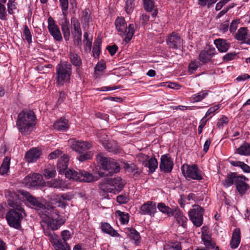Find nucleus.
<instances>
[{"instance_id":"nucleus-1","label":"nucleus","mask_w":250,"mask_h":250,"mask_svg":"<svg viewBox=\"0 0 250 250\" xmlns=\"http://www.w3.org/2000/svg\"><path fill=\"white\" fill-rule=\"evenodd\" d=\"M36 119V116L33 111L23 110L18 116L17 126L22 134H28L35 125Z\"/></svg>"},{"instance_id":"nucleus-2","label":"nucleus","mask_w":250,"mask_h":250,"mask_svg":"<svg viewBox=\"0 0 250 250\" xmlns=\"http://www.w3.org/2000/svg\"><path fill=\"white\" fill-rule=\"evenodd\" d=\"M248 179L245 176L238 175L236 173H228L222 183L226 187H229L235 184L239 194H244L249 189V186L245 182Z\"/></svg>"},{"instance_id":"nucleus-3","label":"nucleus","mask_w":250,"mask_h":250,"mask_svg":"<svg viewBox=\"0 0 250 250\" xmlns=\"http://www.w3.org/2000/svg\"><path fill=\"white\" fill-rule=\"evenodd\" d=\"M56 71L57 84L63 85L64 83L69 82L72 74V66L70 63L61 61L56 66Z\"/></svg>"},{"instance_id":"nucleus-4","label":"nucleus","mask_w":250,"mask_h":250,"mask_svg":"<svg viewBox=\"0 0 250 250\" xmlns=\"http://www.w3.org/2000/svg\"><path fill=\"white\" fill-rule=\"evenodd\" d=\"M9 205L16 208V209H10L6 215V219L10 226L16 229H20L21 228V221L23 218L22 212L24 209L20 206L15 205L9 200Z\"/></svg>"},{"instance_id":"nucleus-5","label":"nucleus","mask_w":250,"mask_h":250,"mask_svg":"<svg viewBox=\"0 0 250 250\" xmlns=\"http://www.w3.org/2000/svg\"><path fill=\"white\" fill-rule=\"evenodd\" d=\"M125 181L120 177L105 178L100 185V188L104 192L116 193L124 188Z\"/></svg>"},{"instance_id":"nucleus-6","label":"nucleus","mask_w":250,"mask_h":250,"mask_svg":"<svg viewBox=\"0 0 250 250\" xmlns=\"http://www.w3.org/2000/svg\"><path fill=\"white\" fill-rule=\"evenodd\" d=\"M96 160L100 167L107 171L111 175L117 173L120 170V165L115 160L106 157L103 153L97 155Z\"/></svg>"},{"instance_id":"nucleus-7","label":"nucleus","mask_w":250,"mask_h":250,"mask_svg":"<svg viewBox=\"0 0 250 250\" xmlns=\"http://www.w3.org/2000/svg\"><path fill=\"white\" fill-rule=\"evenodd\" d=\"M65 175L68 179L79 182L89 183L97 180L91 173L84 170L75 171L69 169L65 172Z\"/></svg>"},{"instance_id":"nucleus-8","label":"nucleus","mask_w":250,"mask_h":250,"mask_svg":"<svg viewBox=\"0 0 250 250\" xmlns=\"http://www.w3.org/2000/svg\"><path fill=\"white\" fill-rule=\"evenodd\" d=\"M115 24L117 31L120 35L125 36V41L128 42L132 38L134 34V25L132 23L129 24L127 27V24L123 17H118L115 21Z\"/></svg>"},{"instance_id":"nucleus-9","label":"nucleus","mask_w":250,"mask_h":250,"mask_svg":"<svg viewBox=\"0 0 250 250\" xmlns=\"http://www.w3.org/2000/svg\"><path fill=\"white\" fill-rule=\"evenodd\" d=\"M204 211L203 208L194 205L188 212L190 220L196 227H200L203 224Z\"/></svg>"},{"instance_id":"nucleus-10","label":"nucleus","mask_w":250,"mask_h":250,"mask_svg":"<svg viewBox=\"0 0 250 250\" xmlns=\"http://www.w3.org/2000/svg\"><path fill=\"white\" fill-rule=\"evenodd\" d=\"M182 173L187 179L201 180L203 179L201 171L195 165L191 166L183 165L181 167Z\"/></svg>"},{"instance_id":"nucleus-11","label":"nucleus","mask_w":250,"mask_h":250,"mask_svg":"<svg viewBox=\"0 0 250 250\" xmlns=\"http://www.w3.org/2000/svg\"><path fill=\"white\" fill-rule=\"evenodd\" d=\"M43 183L42 176L38 173H33L26 176L23 180V184L29 188L42 186Z\"/></svg>"},{"instance_id":"nucleus-12","label":"nucleus","mask_w":250,"mask_h":250,"mask_svg":"<svg viewBox=\"0 0 250 250\" xmlns=\"http://www.w3.org/2000/svg\"><path fill=\"white\" fill-rule=\"evenodd\" d=\"M48 29L50 34L53 37L54 39L57 41H61L62 38L57 25L55 23L54 20L50 17L48 19Z\"/></svg>"},{"instance_id":"nucleus-13","label":"nucleus","mask_w":250,"mask_h":250,"mask_svg":"<svg viewBox=\"0 0 250 250\" xmlns=\"http://www.w3.org/2000/svg\"><path fill=\"white\" fill-rule=\"evenodd\" d=\"M216 53V50L213 47L208 46L201 51L199 55V59L202 62L206 63L209 62Z\"/></svg>"},{"instance_id":"nucleus-14","label":"nucleus","mask_w":250,"mask_h":250,"mask_svg":"<svg viewBox=\"0 0 250 250\" xmlns=\"http://www.w3.org/2000/svg\"><path fill=\"white\" fill-rule=\"evenodd\" d=\"M167 42L170 48L177 49L182 45L183 40L177 33L173 32L168 37Z\"/></svg>"},{"instance_id":"nucleus-15","label":"nucleus","mask_w":250,"mask_h":250,"mask_svg":"<svg viewBox=\"0 0 250 250\" xmlns=\"http://www.w3.org/2000/svg\"><path fill=\"white\" fill-rule=\"evenodd\" d=\"M156 211V204L153 201H147L142 205L140 208L141 213L143 215L154 216Z\"/></svg>"},{"instance_id":"nucleus-16","label":"nucleus","mask_w":250,"mask_h":250,"mask_svg":"<svg viewBox=\"0 0 250 250\" xmlns=\"http://www.w3.org/2000/svg\"><path fill=\"white\" fill-rule=\"evenodd\" d=\"M91 147V144L88 142L81 141H74L72 143L71 148L79 153H83L89 149Z\"/></svg>"},{"instance_id":"nucleus-17","label":"nucleus","mask_w":250,"mask_h":250,"mask_svg":"<svg viewBox=\"0 0 250 250\" xmlns=\"http://www.w3.org/2000/svg\"><path fill=\"white\" fill-rule=\"evenodd\" d=\"M50 242L56 250H71L70 247L65 241H62L58 235H53L51 237Z\"/></svg>"},{"instance_id":"nucleus-18","label":"nucleus","mask_w":250,"mask_h":250,"mask_svg":"<svg viewBox=\"0 0 250 250\" xmlns=\"http://www.w3.org/2000/svg\"><path fill=\"white\" fill-rule=\"evenodd\" d=\"M173 163L172 159L167 155L162 156L160 168L165 172H170L173 168Z\"/></svg>"},{"instance_id":"nucleus-19","label":"nucleus","mask_w":250,"mask_h":250,"mask_svg":"<svg viewBox=\"0 0 250 250\" xmlns=\"http://www.w3.org/2000/svg\"><path fill=\"white\" fill-rule=\"evenodd\" d=\"M21 195H23L26 198L27 200L32 205L33 208L35 209H40L44 208V206L42 204L27 191L22 190L21 191Z\"/></svg>"},{"instance_id":"nucleus-20","label":"nucleus","mask_w":250,"mask_h":250,"mask_svg":"<svg viewBox=\"0 0 250 250\" xmlns=\"http://www.w3.org/2000/svg\"><path fill=\"white\" fill-rule=\"evenodd\" d=\"M41 154L40 150L37 148H33L26 152L24 158L27 163H34L40 158Z\"/></svg>"},{"instance_id":"nucleus-21","label":"nucleus","mask_w":250,"mask_h":250,"mask_svg":"<svg viewBox=\"0 0 250 250\" xmlns=\"http://www.w3.org/2000/svg\"><path fill=\"white\" fill-rule=\"evenodd\" d=\"M69 162V157L66 154H63L58 160L57 169L59 173H63L67 169Z\"/></svg>"},{"instance_id":"nucleus-22","label":"nucleus","mask_w":250,"mask_h":250,"mask_svg":"<svg viewBox=\"0 0 250 250\" xmlns=\"http://www.w3.org/2000/svg\"><path fill=\"white\" fill-rule=\"evenodd\" d=\"M61 29L63 33V37L65 41H68L70 35L69 29V21L67 16H63L62 19V22L61 23Z\"/></svg>"},{"instance_id":"nucleus-23","label":"nucleus","mask_w":250,"mask_h":250,"mask_svg":"<svg viewBox=\"0 0 250 250\" xmlns=\"http://www.w3.org/2000/svg\"><path fill=\"white\" fill-rule=\"evenodd\" d=\"M214 43L220 52H227L230 47V43L223 39H217L214 41Z\"/></svg>"},{"instance_id":"nucleus-24","label":"nucleus","mask_w":250,"mask_h":250,"mask_svg":"<svg viewBox=\"0 0 250 250\" xmlns=\"http://www.w3.org/2000/svg\"><path fill=\"white\" fill-rule=\"evenodd\" d=\"M58 217L56 219L49 218L47 222V225L52 230L58 229L64 223V220L60 218L59 215L57 214Z\"/></svg>"},{"instance_id":"nucleus-25","label":"nucleus","mask_w":250,"mask_h":250,"mask_svg":"<svg viewBox=\"0 0 250 250\" xmlns=\"http://www.w3.org/2000/svg\"><path fill=\"white\" fill-rule=\"evenodd\" d=\"M172 216H174L176 220L180 225L185 229L187 228L188 219L182 213L179 209H175Z\"/></svg>"},{"instance_id":"nucleus-26","label":"nucleus","mask_w":250,"mask_h":250,"mask_svg":"<svg viewBox=\"0 0 250 250\" xmlns=\"http://www.w3.org/2000/svg\"><path fill=\"white\" fill-rule=\"evenodd\" d=\"M240 230L238 229H235L232 233L230 245L232 249H236L239 246L240 242Z\"/></svg>"},{"instance_id":"nucleus-27","label":"nucleus","mask_w":250,"mask_h":250,"mask_svg":"<svg viewBox=\"0 0 250 250\" xmlns=\"http://www.w3.org/2000/svg\"><path fill=\"white\" fill-rule=\"evenodd\" d=\"M143 4L145 9L147 12H151V15L153 17H155L158 11L157 9H155L154 0H143Z\"/></svg>"},{"instance_id":"nucleus-28","label":"nucleus","mask_w":250,"mask_h":250,"mask_svg":"<svg viewBox=\"0 0 250 250\" xmlns=\"http://www.w3.org/2000/svg\"><path fill=\"white\" fill-rule=\"evenodd\" d=\"M53 127L59 131H65L69 128L68 121L64 118H61L54 124Z\"/></svg>"},{"instance_id":"nucleus-29","label":"nucleus","mask_w":250,"mask_h":250,"mask_svg":"<svg viewBox=\"0 0 250 250\" xmlns=\"http://www.w3.org/2000/svg\"><path fill=\"white\" fill-rule=\"evenodd\" d=\"M126 230L128 236L134 241L136 245H138L141 242V236L139 233L133 228H128Z\"/></svg>"},{"instance_id":"nucleus-30","label":"nucleus","mask_w":250,"mask_h":250,"mask_svg":"<svg viewBox=\"0 0 250 250\" xmlns=\"http://www.w3.org/2000/svg\"><path fill=\"white\" fill-rule=\"evenodd\" d=\"M71 24L72 28L71 31L72 35L82 34L80 23L78 19L74 17H72L71 19Z\"/></svg>"},{"instance_id":"nucleus-31","label":"nucleus","mask_w":250,"mask_h":250,"mask_svg":"<svg viewBox=\"0 0 250 250\" xmlns=\"http://www.w3.org/2000/svg\"><path fill=\"white\" fill-rule=\"evenodd\" d=\"M69 58L72 64L76 67H80L82 64V61L80 56L75 52L70 51Z\"/></svg>"},{"instance_id":"nucleus-32","label":"nucleus","mask_w":250,"mask_h":250,"mask_svg":"<svg viewBox=\"0 0 250 250\" xmlns=\"http://www.w3.org/2000/svg\"><path fill=\"white\" fill-rule=\"evenodd\" d=\"M201 239L206 249L208 250L214 248L215 243L212 240L210 235L208 234L202 233Z\"/></svg>"},{"instance_id":"nucleus-33","label":"nucleus","mask_w":250,"mask_h":250,"mask_svg":"<svg viewBox=\"0 0 250 250\" xmlns=\"http://www.w3.org/2000/svg\"><path fill=\"white\" fill-rule=\"evenodd\" d=\"M101 228L103 232L111 236H118L119 235L117 231L114 229L110 224L107 223H102Z\"/></svg>"},{"instance_id":"nucleus-34","label":"nucleus","mask_w":250,"mask_h":250,"mask_svg":"<svg viewBox=\"0 0 250 250\" xmlns=\"http://www.w3.org/2000/svg\"><path fill=\"white\" fill-rule=\"evenodd\" d=\"M47 186L54 188H64L65 185L64 182L61 179H55L47 182Z\"/></svg>"},{"instance_id":"nucleus-35","label":"nucleus","mask_w":250,"mask_h":250,"mask_svg":"<svg viewBox=\"0 0 250 250\" xmlns=\"http://www.w3.org/2000/svg\"><path fill=\"white\" fill-rule=\"evenodd\" d=\"M97 136L100 141L102 142L105 149H107L109 151H113L110 147V144L108 143H106L108 138L107 135L105 133L102 131H100L97 133Z\"/></svg>"},{"instance_id":"nucleus-36","label":"nucleus","mask_w":250,"mask_h":250,"mask_svg":"<svg viewBox=\"0 0 250 250\" xmlns=\"http://www.w3.org/2000/svg\"><path fill=\"white\" fill-rule=\"evenodd\" d=\"M208 90H202L194 94L191 97V101L193 103L201 102L208 95Z\"/></svg>"},{"instance_id":"nucleus-37","label":"nucleus","mask_w":250,"mask_h":250,"mask_svg":"<svg viewBox=\"0 0 250 250\" xmlns=\"http://www.w3.org/2000/svg\"><path fill=\"white\" fill-rule=\"evenodd\" d=\"M157 208L160 211L163 213L166 214L169 217L172 216L175 211V209L171 208L162 203H158Z\"/></svg>"},{"instance_id":"nucleus-38","label":"nucleus","mask_w":250,"mask_h":250,"mask_svg":"<svg viewBox=\"0 0 250 250\" xmlns=\"http://www.w3.org/2000/svg\"><path fill=\"white\" fill-rule=\"evenodd\" d=\"M115 215L118 218L120 223L122 225L128 223L129 219V216L127 213H125L120 210H117L115 212Z\"/></svg>"},{"instance_id":"nucleus-39","label":"nucleus","mask_w":250,"mask_h":250,"mask_svg":"<svg viewBox=\"0 0 250 250\" xmlns=\"http://www.w3.org/2000/svg\"><path fill=\"white\" fill-rule=\"evenodd\" d=\"M237 153L241 155H250V144L245 142L241 146L236 149Z\"/></svg>"},{"instance_id":"nucleus-40","label":"nucleus","mask_w":250,"mask_h":250,"mask_svg":"<svg viewBox=\"0 0 250 250\" xmlns=\"http://www.w3.org/2000/svg\"><path fill=\"white\" fill-rule=\"evenodd\" d=\"M56 174L55 167L53 166L48 165L43 170V175L47 179L54 177Z\"/></svg>"},{"instance_id":"nucleus-41","label":"nucleus","mask_w":250,"mask_h":250,"mask_svg":"<svg viewBox=\"0 0 250 250\" xmlns=\"http://www.w3.org/2000/svg\"><path fill=\"white\" fill-rule=\"evenodd\" d=\"M248 36V29L246 27H241L235 34L234 37L238 41H243Z\"/></svg>"},{"instance_id":"nucleus-42","label":"nucleus","mask_w":250,"mask_h":250,"mask_svg":"<svg viewBox=\"0 0 250 250\" xmlns=\"http://www.w3.org/2000/svg\"><path fill=\"white\" fill-rule=\"evenodd\" d=\"M10 158L8 157H5L0 167V174L4 175L6 174L9 170Z\"/></svg>"},{"instance_id":"nucleus-43","label":"nucleus","mask_w":250,"mask_h":250,"mask_svg":"<svg viewBox=\"0 0 250 250\" xmlns=\"http://www.w3.org/2000/svg\"><path fill=\"white\" fill-rule=\"evenodd\" d=\"M145 167H148L149 173H153L158 167V162L156 159L155 158L149 159L146 163V166Z\"/></svg>"},{"instance_id":"nucleus-44","label":"nucleus","mask_w":250,"mask_h":250,"mask_svg":"<svg viewBox=\"0 0 250 250\" xmlns=\"http://www.w3.org/2000/svg\"><path fill=\"white\" fill-rule=\"evenodd\" d=\"M125 168L129 172H132L135 176H138L141 173V170L134 164H126Z\"/></svg>"},{"instance_id":"nucleus-45","label":"nucleus","mask_w":250,"mask_h":250,"mask_svg":"<svg viewBox=\"0 0 250 250\" xmlns=\"http://www.w3.org/2000/svg\"><path fill=\"white\" fill-rule=\"evenodd\" d=\"M7 13L10 15H13L14 11L17 9V3L15 0H9L7 4Z\"/></svg>"},{"instance_id":"nucleus-46","label":"nucleus","mask_w":250,"mask_h":250,"mask_svg":"<svg viewBox=\"0 0 250 250\" xmlns=\"http://www.w3.org/2000/svg\"><path fill=\"white\" fill-rule=\"evenodd\" d=\"M135 159L136 161L142 163L145 167L146 166V163L149 159V157L147 155L143 153H139L136 155Z\"/></svg>"},{"instance_id":"nucleus-47","label":"nucleus","mask_w":250,"mask_h":250,"mask_svg":"<svg viewBox=\"0 0 250 250\" xmlns=\"http://www.w3.org/2000/svg\"><path fill=\"white\" fill-rule=\"evenodd\" d=\"M134 8V0H126L125 6V10L127 14H130Z\"/></svg>"},{"instance_id":"nucleus-48","label":"nucleus","mask_w":250,"mask_h":250,"mask_svg":"<svg viewBox=\"0 0 250 250\" xmlns=\"http://www.w3.org/2000/svg\"><path fill=\"white\" fill-rule=\"evenodd\" d=\"M60 6L62 8V15L63 16H67L68 8V0H59Z\"/></svg>"},{"instance_id":"nucleus-49","label":"nucleus","mask_w":250,"mask_h":250,"mask_svg":"<svg viewBox=\"0 0 250 250\" xmlns=\"http://www.w3.org/2000/svg\"><path fill=\"white\" fill-rule=\"evenodd\" d=\"M23 36L25 40H26L28 43L30 44L32 42V35L31 32L26 25L24 26V31L23 32Z\"/></svg>"},{"instance_id":"nucleus-50","label":"nucleus","mask_w":250,"mask_h":250,"mask_svg":"<svg viewBox=\"0 0 250 250\" xmlns=\"http://www.w3.org/2000/svg\"><path fill=\"white\" fill-rule=\"evenodd\" d=\"M8 13L5 5L0 4V20L6 21L7 20Z\"/></svg>"},{"instance_id":"nucleus-51","label":"nucleus","mask_w":250,"mask_h":250,"mask_svg":"<svg viewBox=\"0 0 250 250\" xmlns=\"http://www.w3.org/2000/svg\"><path fill=\"white\" fill-rule=\"evenodd\" d=\"M200 62L197 61L191 62L188 65V71L190 74H193L198 68Z\"/></svg>"},{"instance_id":"nucleus-52","label":"nucleus","mask_w":250,"mask_h":250,"mask_svg":"<svg viewBox=\"0 0 250 250\" xmlns=\"http://www.w3.org/2000/svg\"><path fill=\"white\" fill-rule=\"evenodd\" d=\"M73 39L74 44L77 46L79 48H81L82 46V34L72 35Z\"/></svg>"},{"instance_id":"nucleus-53","label":"nucleus","mask_w":250,"mask_h":250,"mask_svg":"<svg viewBox=\"0 0 250 250\" xmlns=\"http://www.w3.org/2000/svg\"><path fill=\"white\" fill-rule=\"evenodd\" d=\"M129 200L128 196L126 194H122L117 197V201L120 204L127 203Z\"/></svg>"},{"instance_id":"nucleus-54","label":"nucleus","mask_w":250,"mask_h":250,"mask_svg":"<svg viewBox=\"0 0 250 250\" xmlns=\"http://www.w3.org/2000/svg\"><path fill=\"white\" fill-rule=\"evenodd\" d=\"M93 153H92L91 152H86L85 153L81 155L78 157V160L80 161L83 162L87 160L91 159L92 157Z\"/></svg>"},{"instance_id":"nucleus-55","label":"nucleus","mask_w":250,"mask_h":250,"mask_svg":"<svg viewBox=\"0 0 250 250\" xmlns=\"http://www.w3.org/2000/svg\"><path fill=\"white\" fill-rule=\"evenodd\" d=\"M229 122L228 118L226 116H222L218 121L217 126L220 128L223 127L224 125H227Z\"/></svg>"},{"instance_id":"nucleus-56","label":"nucleus","mask_w":250,"mask_h":250,"mask_svg":"<svg viewBox=\"0 0 250 250\" xmlns=\"http://www.w3.org/2000/svg\"><path fill=\"white\" fill-rule=\"evenodd\" d=\"M239 23V21L238 20H233L232 21L229 27V31L231 33H234L235 32L238 27V24Z\"/></svg>"},{"instance_id":"nucleus-57","label":"nucleus","mask_w":250,"mask_h":250,"mask_svg":"<svg viewBox=\"0 0 250 250\" xmlns=\"http://www.w3.org/2000/svg\"><path fill=\"white\" fill-rule=\"evenodd\" d=\"M61 236L62 240L66 242V241L68 240L71 237V235L69 230H64L62 232Z\"/></svg>"},{"instance_id":"nucleus-58","label":"nucleus","mask_w":250,"mask_h":250,"mask_svg":"<svg viewBox=\"0 0 250 250\" xmlns=\"http://www.w3.org/2000/svg\"><path fill=\"white\" fill-rule=\"evenodd\" d=\"M105 68V65L104 63H98L95 67V73L96 75L102 72Z\"/></svg>"},{"instance_id":"nucleus-59","label":"nucleus","mask_w":250,"mask_h":250,"mask_svg":"<svg viewBox=\"0 0 250 250\" xmlns=\"http://www.w3.org/2000/svg\"><path fill=\"white\" fill-rule=\"evenodd\" d=\"M57 199L61 202L62 201H69L72 199V197L68 194L64 193L57 195Z\"/></svg>"},{"instance_id":"nucleus-60","label":"nucleus","mask_w":250,"mask_h":250,"mask_svg":"<svg viewBox=\"0 0 250 250\" xmlns=\"http://www.w3.org/2000/svg\"><path fill=\"white\" fill-rule=\"evenodd\" d=\"M236 55V54L234 52L229 53L224 56L223 59L224 61H229L233 60L235 58Z\"/></svg>"},{"instance_id":"nucleus-61","label":"nucleus","mask_w":250,"mask_h":250,"mask_svg":"<svg viewBox=\"0 0 250 250\" xmlns=\"http://www.w3.org/2000/svg\"><path fill=\"white\" fill-rule=\"evenodd\" d=\"M220 104H217V105H215V106H213L209 108L208 109V110L207 111V112H206V115L204 116V118H206V117L207 116H208L211 113H213L214 112H215L216 110H217L220 108Z\"/></svg>"},{"instance_id":"nucleus-62","label":"nucleus","mask_w":250,"mask_h":250,"mask_svg":"<svg viewBox=\"0 0 250 250\" xmlns=\"http://www.w3.org/2000/svg\"><path fill=\"white\" fill-rule=\"evenodd\" d=\"M62 154V152L59 150L56 149L53 152H52L49 155V158L50 159H56L58 157H59L60 155H61Z\"/></svg>"},{"instance_id":"nucleus-63","label":"nucleus","mask_w":250,"mask_h":250,"mask_svg":"<svg viewBox=\"0 0 250 250\" xmlns=\"http://www.w3.org/2000/svg\"><path fill=\"white\" fill-rule=\"evenodd\" d=\"M118 48V46L115 44L111 46H108L106 48L111 56H113L115 54L117 51Z\"/></svg>"},{"instance_id":"nucleus-64","label":"nucleus","mask_w":250,"mask_h":250,"mask_svg":"<svg viewBox=\"0 0 250 250\" xmlns=\"http://www.w3.org/2000/svg\"><path fill=\"white\" fill-rule=\"evenodd\" d=\"M229 29V23L228 21H226V22H223L221 24H220L219 26V30L220 31L222 32L223 33H224L226 32Z\"/></svg>"}]
</instances>
